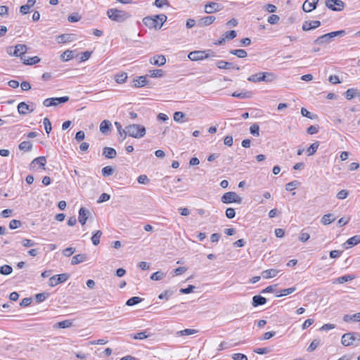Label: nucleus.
<instances>
[{"label": "nucleus", "instance_id": "nucleus-18", "mask_svg": "<svg viewBox=\"0 0 360 360\" xmlns=\"http://www.w3.org/2000/svg\"><path fill=\"white\" fill-rule=\"evenodd\" d=\"M360 243V234L356 235L354 236H352V238H349L345 243L344 246L345 249L349 248V247H352L354 245H358Z\"/></svg>", "mask_w": 360, "mask_h": 360}, {"label": "nucleus", "instance_id": "nucleus-19", "mask_svg": "<svg viewBox=\"0 0 360 360\" xmlns=\"http://www.w3.org/2000/svg\"><path fill=\"white\" fill-rule=\"evenodd\" d=\"M330 37V36H329L328 33L323 34V35L319 37L316 39H315L314 41V44H319V45L329 44L330 42L332 41V39Z\"/></svg>", "mask_w": 360, "mask_h": 360}, {"label": "nucleus", "instance_id": "nucleus-44", "mask_svg": "<svg viewBox=\"0 0 360 360\" xmlns=\"http://www.w3.org/2000/svg\"><path fill=\"white\" fill-rule=\"evenodd\" d=\"M127 79V74L126 72H122L120 74H117L115 77V82L119 84H122L125 82Z\"/></svg>", "mask_w": 360, "mask_h": 360}, {"label": "nucleus", "instance_id": "nucleus-52", "mask_svg": "<svg viewBox=\"0 0 360 360\" xmlns=\"http://www.w3.org/2000/svg\"><path fill=\"white\" fill-rule=\"evenodd\" d=\"M101 172L103 176H109L113 174L114 169L111 166H105L102 169Z\"/></svg>", "mask_w": 360, "mask_h": 360}, {"label": "nucleus", "instance_id": "nucleus-53", "mask_svg": "<svg viewBox=\"0 0 360 360\" xmlns=\"http://www.w3.org/2000/svg\"><path fill=\"white\" fill-rule=\"evenodd\" d=\"M40 61V58L37 56L30 57L28 58H25V61H22V63L25 65H34Z\"/></svg>", "mask_w": 360, "mask_h": 360}, {"label": "nucleus", "instance_id": "nucleus-1", "mask_svg": "<svg viewBox=\"0 0 360 360\" xmlns=\"http://www.w3.org/2000/svg\"><path fill=\"white\" fill-rule=\"evenodd\" d=\"M123 132L124 136L122 138V140L125 139L127 135L133 138L139 139L145 136L146 128L142 125L133 124L126 127Z\"/></svg>", "mask_w": 360, "mask_h": 360}, {"label": "nucleus", "instance_id": "nucleus-24", "mask_svg": "<svg viewBox=\"0 0 360 360\" xmlns=\"http://www.w3.org/2000/svg\"><path fill=\"white\" fill-rule=\"evenodd\" d=\"M87 259V256L85 254H78L72 257L71 260V264L76 265L85 262Z\"/></svg>", "mask_w": 360, "mask_h": 360}, {"label": "nucleus", "instance_id": "nucleus-55", "mask_svg": "<svg viewBox=\"0 0 360 360\" xmlns=\"http://www.w3.org/2000/svg\"><path fill=\"white\" fill-rule=\"evenodd\" d=\"M43 124H44L46 132L48 134H49L52 129L51 123L49 119L47 117H45L43 120Z\"/></svg>", "mask_w": 360, "mask_h": 360}, {"label": "nucleus", "instance_id": "nucleus-5", "mask_svg": "<svg viewBox=\"0 0 360 360\" xmlns=\"http://www.w3.org/2000/svg\"><path fill=\"white\" fill-rule=\"evenodd\" d=\"M221 200L223 203L228 204L231 202H236L238 204H240L242 202V198L240 197L235 192H227L225 193L221 198Z\"/></svg>", "mask_w": 360, "mask_h": 360}, {"label": "nucleus", "instance_id": "nucleus-15", "mask_svg": "<svg viewBox=\"0 0 360 360\" xmlns=\"http://www.w3.org/2000/svg\"><path fill=\"white\" fill-rule=\"evenodd\" d=\"M90 212L89 211V210L84 208V207H81L79 210V218H78V220H79V222L82 224V225H84L89 218V215Z\"/></svg>", "mask_w": 360, "mask_h": 360}, {"label": "nucleus", "instance_id": "nucleus-34", "mask_svg": "<svg viewBox=\"0 0 360 360\" xmlns=\"http://www.w3.org/2000/svg\"><path fill=\"white\" fill-rule=\"evenodd\" d=\"M102 231L100 230L96 231L91 237L92 243L94 245H98L100 243V239L102 236Z\"/></svg>", "mask_w": 360, "mask_h": 360}, {"label": "nucleus", "instance_id": "nucleus-60", "mask_svg": "<svg viewBox=\"0 0 360 360\" xmlns=\"http://www.w3.org/2000/svg\"><path fill=\"white\" fill-rule=\"evenodd\" d=\"M236 35H237V34L235 30L228 31V32H225V34H224L225 39H226L227 40L233 39L235 37H236Z\"/></svg>", "mask_w": 360, "mask_h": 360}, {"label": "nucleus", "instance_id": "nucleus-25", "mask_svg": "<svg viewBox=\"0 0 360 360\" xmlns=\"http://www.w3.org/2000/svg\"><path fill=\"white\" fill-rule=\"evenodd\" d=\"M18 110L20 114L26 115L28 112H32L34 110L30 109V105L25 102H21L18 105Z\"/></svg>", "mask_w": 360, "mask_h": 360}, {"label": "nucleus", "instance_id": "nucleus-36", "mask_svg": "<svg viewBox=\"0 0 360 360\" xmlns=\"http://www.w3.org/2000/svg\"><path fill=\"white\" fill-rule=\"evenodd\" d=\"M155 20H157V22H158V29H160L163 25V23L167 20V16L165 14H160L153 16Z\"/></svg>", "mask_w": 360, "mask_h": 360}, {"label": "nucleus", "instance_id": "nucleus-47", "mask_svg": "<svg viewBox=\"0 0 360 360\" xmlns=\"http://www.w3.org/2000/svg\"><path fill=\"white\" fill-rule=\"evenodd\" d=\"M295 290H296L295 287H292V288L283 289V290L280 291V293L276 295V297H282V296H285V295H290V294L294 292L295 291Z\"/></svg>", "mask_w": 360, "mask_h": 360}, {"label": "nucleus", "instance_id": "nucleus-59", "mask_svg": "<svg viewBox=\"0 0 360 360\" xmlns=\"http://www.w3.org/2000/svg\"><path fill=\"white\" fill-rule=\"evenodd\" d=\"M279 16L277 15H275V14H272L271 15L268 19H267V22L269 23V24H271V25H274V24H276L279 21Z\"/></svg>", "mask_w": 360, "mask_h": 360}, {"label": "nucleus", "instance_id": "nucleus-3", "mask_svg": "<svg viewBox=\"0 0 360 360\" xmlns=\"http://www.w3.org/2000/svg\"><path fill=\"white\" fill-rule=\"evenodd\" d=\"M276 79V75L270 72H261L255 75H250L248 80L251 82H271Z\"/></svg>", "mask_w": 360, "mask_h": 360}, {"label": "nucleus", "instance_id": "nucleus-35", "mask_svg": "<svg viewBox=\"0 0 360 360\" xmlns=\"http://www.w3.org/2000/svg\"><path fill=\"white\" fill-rule=\"evenodd\" d=\"M231 54L235 55L240 58H243L247 57L248 53L244 49H235L231 50L229 51Z\"/></svg>", "mask_w": 360, "mask_h": 360}, {"label": "nucleus", "instance_id": "nucleus-22", "mask_svg": "<svg viewBox=\"0 0 360 360\" xmlns=\"http://www.w3.org/2000/svg\"><path fill=\"white\" fill-rule=\"evenodd\" d=\"M103 155L107 158L112 159L116 157L117 152L112 148L104 147L103 149Z\"/></svg>", "mask_w": 360, "mask_h": 360}, {"label": "nucleus", "instance_id": "nucleus-62", "mask_svg": "<svg viewBox=\"0 0 360 360\" xmlns=\"http://www.w3.org/2000/svg\"><path fill=\"white\" fill-rule=\"evenodd\" d=\"M48 294L46 293H38L35 295V299H36V302H38V303H40L43 301H44L47 297H48Z\"/></svg>", "mask_w": 360, "mask_h": 360}, {"label": "nucleus", "instance_id": "nucleus-2", "mask_svg": "<svg viewBox=\"0 0 360 360\" xmlns=\"http://www.w3.org/2000/svg\"><path fill=\"white\" fill-rule=\"evenodd\" d=\"M107 15L111 20L117 22H122L131 16L130 14L126 11L117 8L108 9Z\"/></svg>", "mask_w": 360, "mask_h": 360}, {"label": "nucleus", "instance_id": "nucleus-17", "mask_svg": "<svg viewBox=\"0 0 360 360\" xmlns=\"http://www.w3.org/2000/svg\"><path fill=\"white\" fill-rule=\"evenodd\" d=\"M156 20L153 16H147L143 19V22L148 27L157 30L159 25Z\"/></svg>", "mask_w": 360, "mask_h": 360}, {"label": "nucleus", "instance_id": "nucleus-42", "mask_svg": "<svg viewBox=\"0 0 360 360\" xmlns=\"http://www.w3.org/2000/svg\"><path fill=\"white\" fill-rule=\"evenodd\" d=\"M142 300L143 299L139 297H132L127 301L126 304L127 306H134L141 302Z\"/></svg>", "mask_w": 360, "mask_h": 360}, {"label": "nucleus", "instance_id": "nucleus-40", "mask_svg": "<svg viewBox=\"0 0 360 360\" xmlns=\"http://www.w3.org/2000/svg\"><path fill=\"white\" fill-rule=\"evenodd\" d=\"M319 143L318 141H316V142L313 143L312 144H311L310 146L307 150V151L308 153V155L310 156V155H314L316 152V150L319 148Z\"/></svg>", "mask_w": 360, "mask_h": 360}, {"label": "nucleus", "instance_id": "nucleus-45", "mask_svg": "<svg viewBox=\"0 0 360 360\" xmlns=\"http://www.w3.org/2000/svg\"><path fill=\"white\" fill-rule=\"evenodd\" d=\"M150 336V333H148L147 330L138 333L133 335V338L135 340H143Z\"/></svg>", "mask_w": 360, "mask_h": 360}, {"label": "nucleus", "instance_id": "nucleus-14", "mask_svg": "<svg viewBox=\"0 0 360 360\" xmlns=\"http://www.w3.org/2000/svg\"><path fill=\"white\" fill-rule=\"evenodd\" d=\"M321 25V22L319 20L304 21L302 24V30L304 31H309L310 30L316 29Z\"/></svg>", "mask_w": 360, "mask_h": 360}, {"label": "nucleus", "instance_id": "nucleus-56", "mask_svg": "<svg viewBox=\"0 0 360 360\" xmlns=\"http://www.w3.org/2000/svg\"><path fill=\"white\" fill-rule=\"evenodd\" d=\"M329 36H330V37L331 38V39L333 40V39L335 37H343L346 34V32L345 30H338V31H335V32H329L328 33Z\"/></svg>", "mask_w": 360, "mask_h": 360}, {"label": "nucleus", "instance_id": "nucleus-16", "mask_svg": "<svg viewBox=\"0 0 360 360\" xmlns=\"http://www.w3.org/2000/svg\"><path fill=\"white\" fill-rule=\"evenodd\" d=\"M150 63L156 66H162L166 63V58L163 55H157L150 59Z\"/></svg>", "mask_w": 360, "mask_h": 360}, {"label": "nucleus", "instance_id": "nucleus-7", "mask_svg": "<svg viewBox=\"0 0 360 360\" xmlns=\"http://www.w3.org/2000/svg\"><path fill=\"white\" fill-rule=\"evenodd\" d=\"M224 6L216 1H208L204 6V11L207 14H212L221 11Z\"/></svg>", "mask_w": 360, "mask_h": 360}, {"label": "nucleus", "instance_id": "nucleus-41", "mask_svg": "<svg viewBox=\"0 0 360 360\" xmlns=\"http://www.w3.org/2000/svg\"><path fill=\"white\" fill-rule=\"evenodd\" d=\"M185 116H186V115L182 112H180V111L176 112L174 114V120L176 122H180V123L184 122L186 121L184 120L185 118Z\"/></svg>", "mask_w": 360, "mask_h": 360}, {"label": "nucleus", "instance_id": "nucleus-10", "mask_svg": "<svg viewBox=\"0 0 360 360\" xmlns=\"http://www.w3.org/2000/svg\"><path fill=\"white\" fill-rule=\"evenodd\" d=\"M326 6L332 11H340L344 9L345 4L341 0H326Z\"/></svg>", "mask_w": 360, "mask_h": 360}, {"label": "nucleus", "instance_id": "nucleus-33", "mask_svg": "<svg viewBox=\"0 0 360 360\" xmlns=\"http://www.w3.org/2000/svg\"><path fill=\"white\" fill-rule=\"evenodd\" d=\"M111 127V122L108 120H103L100 124V131L103 134H106Z\"/></svg>", "mask_w": 360, "mask_h": 360}, {"label": "nucleus", "instance_id": "nucleus-11", "mask_svg": "<svg viewBox=\"0 0 360 360\" xmlns=\"http://www.w3.org/2000/svg\"><path fill=\"white\" fill-rule=\"evenodd\" d=\"M359 335L356 333L351 332L344 334L341 338V342L344 346L348 347L353 344V342L358 339Z\"/></svg>", "mask_w": 360, "mask_h": 360}, {"label": "nucleus", "instance_id": "nucleus-38", "mask_svg": "<svg viewBox=\"0 0 360 360\" xmlns=\"http://www.w3.org/2000/svg\"><path fill=\"white\" fill-rule=\"evenodd\" d=\"M18 147L20 150L27 152L31 150L32 145L31 142L24 141L19 144Z\"/></svg>", "mask_w": 360, "mask_h": 360}, {"label": "nucleus", "instance_id": "nucleus-48", "mask_svg": "<svg viewBox=\"0 0 360 360\" xmlns=\"http://www.w3.org/2000/svg\"><path fill=\"white\" fill-rule=\"evenodd\" d=\"M165 276V273H163L161 271H158L153 273L150 276V279L153 281H160V280L162 279Z\"/></svg>", "mask_w": 360, "mask_h": 360}, {"label": "nucleus", "instance_id": "nucleus-58", "mask_svg": "<svg viewBox=\"0 0 360 360\" xmlns=\"http://www.w3.org/2000/svg\"><path fill=\"white\" fill-rule=\"evenodd\" d=\"M81 19V16L76 13L70 15L68 18V20L70 22H78Z\"/></svg>", "mask_w": 360, "mask_h": 360}, {"label": "nucleus", "instance_id": "nucleus-39", "mask_svg": "<svg viewBox=\"0 0 360 360\" xmlns=\"http://www.w3.org/2000/svg\"><path fill=\"white\" fill-rule=\"evenodd\" d=\"M354 278L353 275L347 274L338 278L335 281L336 283H344L348 281H350Z\"/></svg>", "mask_w": 360, "mask_h": 360}, {"label": "nucleus", "instance_id": "nucleus-51", "mask_svg": "<svg viewBox=\"0 0 360 360\" xmlns=\"http://www.w3.org/2000/svg\"><path fill=\"white\" fill-rule=\"evenodd\" d=\"M197 333V330L195 329L186 328L183 330L178 331L176 333L177 335H191Z\"/></svg>", "mask_w": 360, "mask_h": 360}, {"label": "nucleus", "instance_id": "nucleus-23", "mask_svg": "<svg viewBox=\"0 0 360 360\" xmlns=\"http://www.w3.org/2000/svg\"><path fill=\"white\" fill-rule=\"evenodd\" d=\"M133 84L135 87H142L148 84L146 76H140L134 79Z\"/></svg>", "mask_w": 360, "mask_h": 360}, {"label": "nucleus", "instance_id": "nucleus-57", "mask_svg": "<svg viewBox=\"0 0 360 360\" xmlns=\"http://www.w3.org/2000/svg\"><path fill=\"white\" fill-rule=\"evenodd\" d=\"M22 222L20 220L12 219L9 223V228L11 229H15L21 226Z\"/></svg>", "mask_w": 360, "mask_h": 360}, {"label": "nucleus", "instance_id": "nucleus-63", "mask_svg": "<svg viewBox=\"0 0 360 360\" xmlns=\"http://www.w3.org/2000/svg\"><path fill=\"white\" fill-rule=\"evenodd\" d=\"M236 216L235 210L232 207H229L226 210V217L229 219H233Z\"/></svg>", "mask_w": 360, "mask_h": 360}, {"label": "nucleus", "instance_id": "nucleus-37", "mask_svg": "<svg viewBox=\"0 0 360 360\" xmlns=\"http://www.w3.org/2000/svg\"><path fill=\"white\" fill-rule=\"evenodd\" d=\"M73 58H74V53L72 51H70V50H67V51H64L60 56V58L63 61L70 60Z\"/></svg>", "mask_w": 360, "mask_h": 360}, {"label": "nucleus", "instance_id": "nucleus-27", "mask_svg": "<svg viewBox=\"0 0 360 360\" xmlns=\"http://www.w3.org/2000/svg\"><path fill=\"white\" fill-rule=\"evenodd\" d=\"M266 302V299L261 295H255L252 297V304L253 307L263 305Z\"/></svg>", "mask_w": 360, "mask_h": 360}, {"label": "nucleus", "instance_id": "nucleus-28", "mask_svg": "<svg viewBox=\"0 0 360 360\" xmlns=\"http://www.w3.org/2000/svg\"><path fill=\"white\" fill-rule=\"evenodd\" d=\"M72 326V321L67 319V320H65L63 321L56 323L53 325V328H67L71 327Z\"/></svg>", "mask_w": 360, "mask_h": 360}, {"label": "nucleus", "instance_id": "nucleus-61", "mask_svg": "<svg viewBox=\"0 0 360 360\" xmlns=\"http://www.w3.org/2000/svg\"><path fill=\"white\" fill-rule=\"evenodd\" d=\"M319 345V342L316 340H313L307 348L309 352L314 351Z\"/></svg>", "mask_w": 360, "mask_h": 360}, {"label": "nucleus", "instance_id": "nucleus-21", "mask_svg": "<svg viewBox=\"0 0 360 360\" xmlns=\"http://www.w3.org/2000/svg\"><path fill=\"white\" fill-rule=\"evenodd\" d=\"M46 162V158L44 156H41V157L34 159L32 161L30 166L32 168L34 169L36 167L37 165H39V167H42L43 169H44Z\"/></svg>", "mask_w": 360, "mask_h": 360}, {"label": "nucleus", "instance_id": "nucleus-29", "mask_svg": "<svg viewBox=\"0 0 360 360\" xmlns=\"http://www.w3.org/2000/svg\"><path fill=\"white\" fill-rule=\"evenodd\" d=\"M343 321L345 322H349V321H360V312L354 314L352 315L350 314H345L343 316Z\"/></svg>", "mask_w": 360, "mask_h": 360}, {"label": "nucleus", "instance_id": "nucleus-54", "mask_svg": "<svg viewBox=\"0 0 360 360\" xmlns=\"http://www.w3.org/2000/svg\"><path fill=\"white\" fill-rule=\"evenodd\" d=\"M357 94V91L354 89H349L345 92V97L347 100H351Z\"/></svg>", "mask_w": 360, "mask_h": 360}, {"label": "nucleus", "instance_id": "nucleus-6", "mask_svg": "<svg viewBox=\"0 0 360 360\" xmlns=\"http://www.w3.org/2000/svg\"><path fill=\"white\" fill-rule=\"evenodd\" d=\"M27 51V47L25 44H18L15 46L13 53L7 51V53L11 56L20 57L22 61H25V53Z\"/></svg>", "mask_w": 360, "mask_h": 360}, {"label": "nucleus", "instance_id": "nucleus-64", "mask_svg": "<svg viewBox=\"0 0 360 360\" xmlns=\"http://www.w3.org/2000/svg\"><path fill=\"white\" fill-rule=\"evenodd\" d=\"M233 360H248V357L243 354L238 353V354H234L233 355Z\"/></svg>", "mask_w": 360, "mask_h": 360}, {"label": "nucleus", "instance_id": "nucleus-46", "mask_svg": "<svg viewBox=\"0 0 360 360\" xmlns=\"http://www.w3.org/2000/svg\"><path fill=\"white\" fill-rule=\"evenodd\" d=\"M163 72L160 69L151 70L149 71V76L153 78L161 77L163 76Z\"/></svg>", "mask_w": 360, "mask_h": 360}, {"label": "nucleus", "instance_id": "nucleus-49", "mask_svg": "<svg viewBox=\"0 0 360 360\" xmlns=\"http://www.w3.org/2000/svg\"><path fill=\"white\" fill-rule=\"evenodd\" d=\"M250 132L254 136H259V126L255 123L250 127Z\"/></svg>", "mask_w": 360, "mask_h": 360}, {"label": "nucleus", "instance_id": "nucleus-12", "mask_svg": "<svg viewBox=\"0 0 360 360\" xmlns=\"http://www.w3.org/2000/svg\"><path fill=\"white\" fill-rule=\"evenodd\" d=\"M216 65L219 69L224 70H230V69H236L237 70H240V67L235 65L233 63L227 62L224 60H219L216 63Z\"/></svg>", "mask_w": 360, "mask_h": 360}, {"label": "nucleus", "instance_id": "nucleus-31", "mask_svg": "<svg viewBox=\"0 0 360 360\" xmlns=\"http://www.w3.org/2000/svg\"><path fill=\"white\" fill-rule=\"evenodd\" d=\"M57 42L58 44H63L72 40V35L69 34H60L56 38Z\"/></svg>", "mask_w": 360, "mask_h": 360}, {"label": "nucleus", "instance_id": "nucleus-13", "mask_svg": "<svg viewBox=\"0 0 360 360\" xmlns=\"http://www.w3.org/2000/svg\"><path fill=\"white\" fill-rule=\"evenodd\" d=\"M319 0H306L303 5L302 9L304 12H310L316 8Z\"/></svg>", "mask_w": 360, "mask_h": 360}, {"label": "nucleus", "instance_id": "nucleus-8", "mask_svg": "<svg viewBox=\"0 0 360 360\" xmlns=\"http://www.w3.org/2000/svg\"><path fill=\"white\" fill-rule=\"evenodd\" d=\"M69 101L68 96H62L58 98H49L44 101L43 104L46 107L56 106L60 103H64Z\"/></svg>", "mask_w": 360, "mask_h": 360}, {"label": "nucleus", "instance_id": "nucleus-4", "mask_svg": "<svg viewBox=\"0 0 360 360\" xmlns=\"http://www.w3.org/2000/svg\"><path fill=\"white\" fill-rule=\"evenodd\" d=\"M216 54L211 50L194 51L189 53L188 58L192 61L202 60L210 57H216Z\"/></svg>", "mask_w": 360, "mask_h": 360}, {"label": "nucleus", "instance_id": "nucleus-43", "mask_svg": "<svg viewBox=\"0 0 360 360\" xmlns=\"http://www.w3.org/2000/svg\"><path fill=\"white\" fill-rule=\"evenodd\" d=\"M13 268L10 265H3L0 267V274L2 275H9L12 273Z\"/></svg>", "mask_w": 360, "mask_h": 360}, {"label": "nucleus", "instance_id": "nucleus-9", "mask_svg": "<svg viewBox=\"0 0 360 360\" xmlns=\"http://www.w3.org/2000/svg\"><path fill=\"white\" fill-rule=\"evenodd\" d=\"M70 278L68 274L54 275L49 278V285L54 287L60 283L65 282Z\"/></svg>", "mask_w": 360, "mask_h": 360}, {"label": "nucleus", "instance_id": "nucleus-30", "mask_svg": "<svg viewBox=\"0 0 360 360\" xmlns=\"http://www.w3.org/2000/svg\"><path fill=\"white\" fill-rule=\"evenodd\" d=\"M335 220L333 214H324L321 218V223L324 225H328Z\"/></svg>", "mask_w": 360, "mask_h": 360}, {"label": "nucleus", "instance_id": "nucleus-20", "mask_svg": "<svg viewBox=\"0 0 360 360\" xmlns=\"http://www.w3.org/2000/svg\"><path fill=\"white\" fill-rule=\"evenodd\" d=\"M215 19H216V18L213 15L205 16V17L201 18L198 20V25L200 26H208V25L212 24L214 22Z\"/></svg>", "mask_w": 360, "mask_h": 360}, {"label": "nucleus", "instance_id": "nucleus-26", "mask_svg": "<svg viewBox=\"0 0 360 360\" xmlns=\"http://www.w3.org/2000/svg\"><path fill=\"white\" fill-rule=\"evenodd\" d=\"M278 272L279 271L275 269H267L262 272V276L264 278L268 279L276 276Z\"/></svg>", "mask_w": 360, "mask_h": 360}, {"label": "nucleus", "instance_id": "nucleus-32", "mask_svg": "<svg viewBox=\"0 0 360 360\" xmlns=\"http://www.w3.org/2000/svg\"><path fill=\"white\" fill-rule=\"evenodd\" d=\"M252 96L253 94L251 91H245L242 93L234 92L232 94V96L237 97L241 99L250 98L252 97Z\"/></svg>", "mask_w": 360, "mask_h": 360}, {"label": "nucleus", "instance_id": "nucleus-50", "mask_svg": "<svg viewBox=\"0 0 360 360\" xmlns=\"http://www.w3.org/2000/svg\"><path fill=\"white\" fill-rule=\"evenodd\" d=\"M300 183L298 181H292L285 185V190L288 191H291L300 186Z\"/></svg>", "mask_w": 360, "mask_h": 360}]
</instances>
